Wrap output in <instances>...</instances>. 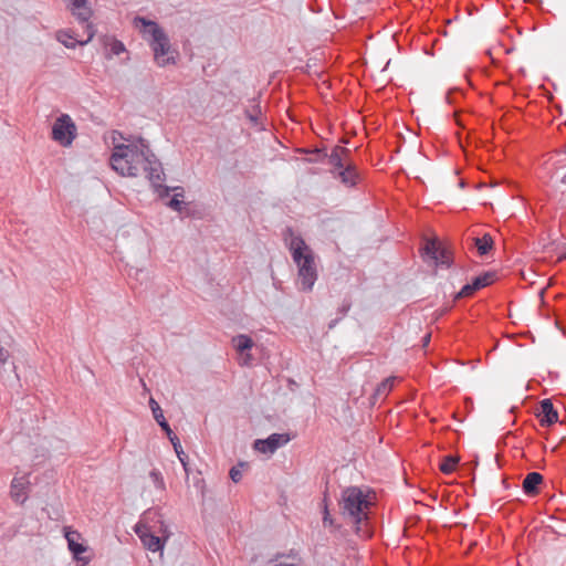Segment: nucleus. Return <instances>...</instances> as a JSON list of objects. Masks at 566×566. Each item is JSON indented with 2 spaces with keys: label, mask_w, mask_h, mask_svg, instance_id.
<instances>
[{
  "label": "nucleus",
  "mask_w": 566,
  "mask_h": 566,
  "mask_svg": "<svg viewBox=\"0 0 566 566\" xmlns=\"http://www.w3.org/2000/svg\"><path fill=\"white\" fill-rule=\"evenodd\" d=\"M370 505L368 495L357 486L346 488L342 492L340 514L346 523L355 526L356 533L361 537L370 536V531L366 527Z\"/></svg>",
  "instance_id": "nucleus-1"
},
{
  "label": "nucleus",
  "mask_w": 566,
  "mask_h": 566,
  "mask_svg": "<svg viewBox=\"0 0 566 566\" xmlns=\"http://www.w3.org/2000/svg\"><path fill=\"white\" fill-rule=\"evenodd\" d=\"M117 132H113L114 149L109 158L112 169L124 177H135L140 170L142 163L146 159V145L117 144Z\"/></svg>",
  "instance_id": "nucleus-2"
},
{
  "label": "nucleus",
  "mask_w": 566,
  "mask_h": 566,
  "mask_svg": "<svg viewBox=\"0 0 566 566\" xmlns=\"http://www.w3.org/2000/svg\"><path fill=\"white\" fill-rule=\"evenodd\" d=\"M134 25L149 42V45L154 52L155 62L158 66L164 67L166 65L176 63L169 38L157 24V22L147 20L144 17H135Z\"/></svg>",
  "instance_id": "nucleus-3"
},
{
  "label": "nucleus",
  "mask_w": 566,
  "mask_h": 566,
  "mask_svg": "<svg viewBox=\"0 0 566 566\" xmlns=\"http://www.w3.org/2000/svg\"><path fill=\"white\" fill-rule=\"evenodd\" d=\"M290 251L293 261L298 268V281L303 291H311L317 280L314 254L301 237H293L290 241Z\"/></svg>",
  "instance_id": "nucleus-4"
},
{
  "label": "nucleus",
  "mask_w": 566,
  "mask_h": 566,
  "mask_svg": "<svg viewBox=\"0 0 566 566\" xmlns=\"http://www.w3.org/2000/svg\"><path fill=\"white\" fill-rule=\"evenodd\" d=\"M77 136V127L69 114H61L52 125V139L62 147H70Z\"/></svg>",
  "instance_id": "nucleus-5"
},
{
  "label": "nucleus",
  "mask_w": 566,
  "mask_h": 566,
  "mask_svg": "<svg viewBox=\"0 0 566 566\" xmlns=\"http://www.w3.org/2000/svg\"><path fill=\"white\" fill-rule=\"evenodd\" d=\"M95 35V29L93 24L86 25V31L83 34L65 29L56 32V40L67 49H75L77 45L87 44Z\"/></svg>",
  "instance_id": "nucleus-6"
},
{
  "label": "nucleus",
  "mask_w": 566,
  "mask_h": 566,
  "mask_svg": "<svg viewBox=\"0 0 566 566\" xmlns=\"http://www.w3.org/2000/svg\"><path fill=\"white\" fill-rule=\"evenodd\" d=\"M146 159L142 163L140 168L146 172V177L155 188H160L164 181V169L154 154L150 153L148 146L145 147Z\"/></svg>",
  "instance_id": "nucleus-7"
},
{
  "label": "nucleus",
  "mask_w": 566,
  "mask_h": 566,
  "mask_svg": "<svg viewBox=\"0 0 566 566\" xmlns=\"http://www.w3.org/2000/svg\"><path fill=\"white\" fill-rule=\"evenodd\" d=\"M64 537L67 542V547L73 555V558L82 563V565H86L90 563L91 557L84 555L87 552V546L81 544L78 541L81 539V534L76 531L71 530V527L65 526L63 528Z\"/></svg>",
  "instance_id": "nucleus-8"
},
{
  "label": "nucleus",
  "mask_w": 566,
  "mask_h": 566,
  "mask_svg": "<svg viewBox=\"0 0 566 566\" xmlns=\"http://www.w3.org/2000/svg\"><path fill=\"white\" fill-rule=\"evenodd\" d=\"M64 2L71 14L83 27V30L86 31V25L92 24L90 20L93 14L88 0H64Z\"/></svg>",
  "instance_id": "nucleus-9"
},
{
  "label": "nucleus",
  "mask_w": 566,
  "mask_h": 566,
  "mask_svg": "<svg viewBox=\"0 0 566 566\" xmlns=\"http://www.w3.org/2000/svg\"><path fill=\"white\" fill-rule=\"evenodd\" d=\"M287 433H272L266 439H256L253 448L261 453H273L290 441Z\"/></svg>",
  "instance_id": "nucleus-10"
},
{
  "label": "nucleus",
  "mask_w": 566,
  "mask_h": 566,
  "mask_svg": "<svg viewBox=\"0 0 566 566\" xmlns=\"http://www.w3.org/2000/svg\"><path fill=\"white\" fill-rule=\"evenodd\" d=\"M423 258L426 261L432 262L436 266H449L451 262L449 252L444 249H441L436 241L427 242L423 249Z\"/></svg>",
  "instance_id": "nucleus-11"
},
{
  "label": "nucleus",
  "mask_w": 566,
  "mask_h": 566,
  "mask_svg": "<svg viewBox=\"0 0 566 566\" xmlns=\"http://www.w3.org/2000/svg\"><path fill=\"white\" fill-rule=\"evenodd\" d=\"M29 486H30V480L29 475H22V476H14L11 481L10 485V496L11 499L19 504H23L29 495Z\"/></svg>",
  "instance_id": "nucleus-12"
},
{
  "label": "nucleus",
  "mask_w": 566,
  "mask_h": 566,
  "mask_svg": "<svg viewBox=\"0 0 566 566\" xmlns=\"http://www.w3.org/2000/svg\"><path fill=\"white\" fill-rule=\"evenodd\" d=\"M350 155L352 151L348 148L335 146L331 154L325 156L327 157L328 165L332 166L331 170H338L352 163Z\"/></svg>",
  "instance_id": "nucleus-13"
},
{
  "label": "nucleus",
  "mask_w": 566,
  "mask_h": 566,
  "mask_svg": "<svg viewBox=\"0 0 566 566\" xmlns=\"http://www.w3.org/2000/svg\"><path fill=\"white\" fill-rule=\"evenodd\" d=\"M331 172L346 187H354L360 180V175L353 161L338 170H331Z\"/></svg>",
  "instance_id": "nucleus-14"
},
{
  "label": "nucleus",
  "mask_w": 566,
  "mask_h": 566,
  "mask_svg": "<svg viewBox=\"0 0 566 566\" xmlns=\"http://www.w3.org/2000/svg\"><path fill=\"white\" fill-rule=\"evenodd\" d=\"M537 417L542 426H552L558 421V412L555 410L551 399L541 401Z\"/></svg>",
  "instance_id": "nucleus-15"
},
{
  "label": "nucleus",
  "mask_w": 566,
  "mask_h": 566,
  "mask_svg": "<svg viewBox=\"0 0 566 566\" xmlns=\"http://www.w3.org/2000/svg\"><path fill=\"white\" fill-rule=\"evenodd\" d=\"M142 527L146 528L144 525H140V526L138 525L136 527V532H137V534H139V537L143 542L144 546L147 547L151 552H157V551L161 549L163 542H161L160 537H158L151 533H148L146 530L142 531Z\"/></svg>",
  "instance_id": "nucleus-16"
},
{
  "label": "nucleus",
  "mask_w": 566,
  "mask_h": 566,
  "mask_svg": "<svg viewBox=\"0 0 566 566\" xmlns=\"http://www.w3.org/2000/svg\"><path fill=\"white\" fill-rule=\"evenodd\" d=\"M543 482L542 474L537 472L528 473L523 480V490L526 494L533 495L538 492V486Z\"/></svg>",
  "instance_id": "nucleus-17"
},
{
  "label": "nucleus",
  "mask_w": 566,
  "mask_h": 566,
  "mask_svg": "<svg viewBox=\"0 0 566 566\" xmlns=\"http://www.w3.org/2000/svg\"><path fill=\"white\" fill-rule=\"evenodd\" d=\"M396 377L391 376L384 379L375 389L373 399L374 402L384 399L392 389Z\"/></svg>",
  "instance_id": "nucleus-18"
},
{
  "label": "nucleus",
  "mask_w": 566,
  "mask_h": 566,
  "mask_svg": "<svg viewBox=\"0 0 566 566\" xmlns=\"http://www.w3.org/2000/svg\"><path fill=\"white\" fill-rule=\"evenodd\" d=\"M149 406H150V409L153 411L154 418L157 421V423L163 428V430H165L167 436H170L171 429H170L168 422L166 421L163 410L159 407L158 402L154 398H150Z\"/></svg>",
  "instance_id": "nucleus-19"
},
{
  "label": "nucleus",
  "mask_w": 566,
  "mask_h": 566,
  "mask_svg": "<svg viewBox=\"0 0 566 566\" xmlns=\"http://www.w3.org/2000/svg\"><path fill=\"white\" fill-rule=\"evenodd\" d=\"M473 241L480 255L488 254L494 244L493 239L489 233H485L482 238H474Z\"/></svg>",
  "instance_id": "nucleus-20"
},
{
  "label": "nucleus",
  "mask_w": 566,
  "mask_h": 566,
  "mask_svg": "<svg viewBox=\"0 0 566 566\" xmlns=\"http://www.w3.org/2000/svg\"><path fill=\"white\" fill-rule=\"evenodd\" d=\"M232 344L240 354H244L245 350L251 349L254 345L252 338L243 334L234 336Z\"/></svg>",
  "instance_id": "nucleus-21"
},
{
  "label": "nucleus",
  "mask_w": 566,
  "mask_h": 566,
  "mask_svg": "<svg viewBox=\"0 0 566 566\" xmlns=\"http://www.w3.org/2000/svg\"><path fill=\"white\" fill-rule=\"evenodd\" d=\"M494 276H495L494 272H486L483 275H480V276L475 277L472 281L473 287H475L476 291H478V290H480L482 287L488 286L489 284H491L493 282Z\"/></svg>",
  "instance_id": "nucleus-22"
},
{
  "label": "nucleus",
  "mask_w": 566,
  "mask_h": 566,
  "mask_svg": "<svg viewBox=\"0 0 566 566\" xmlns=\"http://www.w3.org/2000/svg\"><path fill=\"white\" fill-rule=\"evenodd\" d=\"M149 478L153 481L154 486L158 491L164 492L166 490V484H165L164 476H163L161 472L158 469H153L149 472Z\"/></svg>",
  "instance_id": "nucleus-23"
},
{
  "label": "nucleus",
  "mask_w": 566,
  "mask_h": 566,
  "mask_svg": "<svg viewBox=\"0 0 566 566\" xmlns=\"http://www.w3.org/2000/svg\"><path fill=\"white\" fill-rule=\"evenodd\" d=\"M289 560L281 562L279 564H273V560L269 562V566H300L301 565V558L298 554L294 551H291L290 554L286 556Z\"/></svg>",
  "instance_id": "nucleus-24"
},
{
  "label": "nucleus",
  "mask_w": 566,
  "mask_h": 566,
  "mask_svg": "<svg viewBox=\"0 0 566 566\" xmlns=\"http://www.w3.org/2000/svg\"><path fill=\"white\" fill-rule=\"evenodd\" d=\"M457 463H458V458L448 455L443 459V462L440 464V470L443 473L449 474L454 470Z\"/></svg>",
  "instance_id": "nucleus-25"
},
{
  "label": "nucleus",
  "mask_w": 566,
  "mask_h": 566,
  "mask_svg": "<svg viewBox=\"0 0 566 566\" xmlns=\"http://www.w3.org/2000/svg\"><path fill=\"white\" fill-rule=\"evenodd\" d=\"M245 115L253 124H258L259 117L261 115V107L255 104L251 108L245 109Z\"/></svg>",
  "instance_id": "nucleus-26"
},
{
  "label": "nucleus",
  "mask_w": 566,
  "mask_h": 566,
  "mask_svg": "<svg viewBox=\"0 0 566 566\" xmlns=\"http://www.w3.org/2000/svg\"><path fill=\"white\" fill-rule=\"evenodd\" d=\"M244 465V463H239V465L232 467L229 474L231 480L234 483H238L242 479V471L241 468Z\"/></svg>",
  "instance_id": "nucleus-27"
},
{
  "label": "nucleus",
  "mask_w": 566,
  "mask_h": 566,
  "mask_svg": "<svg viewBox=\"0 0 566 566\" xmlns=\"http://www.w3.org/2000/svg\"><path fill=\"white\" fill-rule=\"evenodd\" d=\"M476 291L475 287H473V284L470 283V284H465L461 291L455 295V298H460V297H468L470 295H472L474 292Z\"/></svg>",
  "instance_id": "nucleus-28"
},
{
  "label": "nucleus",
  "mask_w": 566,
  "mask_h": 566,
  "mask_svg": "<svg viewBox=\"0 0 566 566\" xmlns=\"http://www.w3.org/2000/svg\"><path fill=\"white\" fill-rule=\"evenodd\" d=\"M476 291L475 287H473V284L470 283V284H465L461 291L455 295V298H460V297H468L470 295H472L474 292Z\"/></svg>",
  "instance_id": "nucleus-29"
},
{
  "label": "nucleus",
  "mask_w": 566,
  "mask_h": 566,
  "mask_svg": "<svg viewBox=\"0 0 566 566\" xmlns=\"http://www.w3.org/2000/svg\"><path fill=\"white\" fill-rule=\"evenodd\" d=\"M108 45L111 46V51L116 55L125 52V46L120 41L113 40Z\"/></svg>",
  "instance_id": "nucleus-30"
},
{
  "label": "nucleus",
  "mask_w": 566,
  "mask_h": 566,
  "mask_svg": "<svg viewBox=\"0 0 566 566\" xmlns=\"http://www.w3.org/2000/svg\"><path fill=\"white\" fill-rule=\"evenodd\" d=\"M10 357V353L8 349H6L1 344H0V366H3L7 364L8 359Z\"/></svg>",
  "instance_id": "nucleus-31"
},
{
  "label": "nucleus",
  "mask_w": 566,
  "mask_h": 566,
  "mask_svg": "<svg viewBox=\"0 0 566 566\" xmlns=\"http://www.w3.org/2000/svg\"><path fill=\"white\" fill-rule=\"evenodd\" d=\"M323 523H324V525H329V526H332L334 524V521L331 517L327 504H325V506H324Z\"/></svg>",
  "instance_id": "nucleus-32"
},
{
  "label": "nucleus",
  "mask_w": 566,
  "mask_h": 566,
  "mask_svg": "<svg viewBox=\"0 0 566 566\" xmlns=\"http://www.w3.org/2000/svg\"><path fill=\"white\" fill-rule=\"evenodd\" d=\"M184 202L181 200H179L177 198V196H175L170 201H169V207L172 208L174 210H177V211H180L181 210V207H182Z\"/></svg>",
  "instance_id": "nucleus-33"
},
{
  "label": "nucleus",
  "mask_w": 566,
  "mask_h": 566,
  "mask_svg": "<svg viewBox=\"0 0 566 566\" xmlns=\"http://www.w3.org/2000/svg\"><path fill=\"white\" fill-rule=\"evenodd\" d=\"M349 308H350V303H349V302H347V301H344V302H343V304H342V306L339 307V310H338V311H339V313L344 316V315H346V314H347V312L349 311Z\"/></svg>",
  "instance_id": "nucleus-34"
},
{
  "label": "nucleus",
  "mask_w": 566,
  "mask_h": 566,
  "mask_svg": "<svg viewBox=\"0 0 566 566\" xmlns=\"http://www.w3.org/2000/svg\"><path fill=\"white\" fill-rule=\"evenodd\" d=\"M179 460L184 467V470L186 472V474L188 475L189 474V468H188V455L187 454H184V457H179Z\"/></svg>",
  "instance_id": "nucleus-35"
},
{
  "label": "nucleus",
  "mask_w": 566,
  "mask_h": 566,
  "mask_svg": "<svg viewBox=\"0 0 566 566\" xmlns=\"http://www.w3.org/2000/svg\"><path fill=\"white\" fill-rule=\"evenodd\" d=\"M168 437L174 446V449L177 450V447H180L179 439L172 432Z\"/></svg>",
  "instance_id": "nucleus-36"
},
{
  "label": "nucleus",
  "mask_w": 566,
  "mask_h": 566,
  "mask_svg": "<svg viewBox=\"0 0 566 566\" xmlns=\"http://www.w3.org/2000/svg\"><path fill=\"white\" fill-rule=\"evenodd\" d=\"M251 359H252V357H251V355H250V354H244V355L242 356V364H243V365H248V364H250Z\"/></svg>",
  "instance_id": "nucleus-37"
},
{
  "label": "nucleus",
  "mask_w": 566,
  "mask_h": 566,
  "mask_svg": "<svg viewBox=\"0 0 566 566\" xmlns=\"http://www.w3.org/2000/svg\"><path fill=\"white\" fill-rule=\"evenodd\" d=\"M430 337L431 335L430 334H427L423 338H422V346L426 347L428 346L429 342H430Z\"/></svg>",
  "instance_id": "nucleus-38"
},
{
  "label": "nucleus",
  "mask_w": 566,
  "mask_h": 566,
  "mask_svg": "<svg viewBox=\"0 0 566 566\" xmlns=\"http://www.w3.org/2000/svg\"><path fill=\"white\" fill-rule=\"evenodd\" d=\"M175 451H176V453H177L178 458H179V457H184V454H185V452L181 450V446H180V447H177V450H175Z\"/></svg>",
  "instance_id": "nucleus-39"
},
{
  "label": "nucleus",
  "mask_w": 566,
  "mask_h": 566,
  "mask_svg": "<svg viewBox=\"0 0 566 566\" xmlns=\"http://www.w3.org/2000/svg\"><path fill=\"white\" fill-rule=\"evenodd\" d=\"M153 514L156 515V512H151V511L146 512L145 520H148L149 516L153 515Z\"/></svg>",
  "instance_id": "nucleus-40"
},
{
  "label": "nucleus",
  "mask_w": 566,
  "mask_h": 566,
  "mask_svg": "<svg viewBox=\"0 0 566 566\" xmlns=\"http://www.w3.org/2000/svg\"><path fill=\"white\" fill-rule=\"evenodd\" d=\"M337 323V319L333 321L331 324H329V328H333L335 326V324Z\"/></svg>",
  "instance_id": "nucleus-41"
},
{
  "label": "nucleus",
  "mask_w": 566,
  "mask_h": 566,
  "mask_svg": "<svg viewBox=\"0 0 566 566\" xmlns=\"http://www.w3.org/2000/svg\"><path fill=\"white\" fill-rule=\"evenodd\" d=\"M562 182L566 184V175L562 178Z\"/></svg>",
  "instance_id": "nucleus-42"
},
{
  "label": "nucleus",
  "mask_w": 566,
  "mask_h": 566,
  "mask_svg": "<svg viewBox=\"0 0 566 566\" xmlns=\"http://www.w3.org/2000/svg\"><path fill=\"white\" fill-rule=\"evenodd\" d=\"M564 258L566 259V255Z\"/></svg>",
  "instance_id": "nucleus-43"
}]
</instances>
